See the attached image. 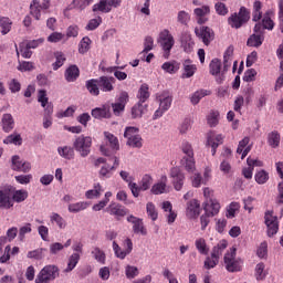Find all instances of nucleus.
Segmentation results:
<instances>
[{"mask_svg": "<svg viewBox=\"0 0 283 283\" xmlns=\"http://www.w3.org/2000/svg\"><path fill=\"white\" fill-rule=\"evenodd\" d=\"M237 255L238 249L230 248L223 256L224 266L229 273H239L240 271H242L243 261Z\"/></svg>", "mask_w": 283, "mask_h": 283, "instance_id": "f257e3e1", "label": "nucleus"}, {"mask_svg": "<svg viewBox=\"0 0 283 283\" xmlns=\"http://www.w3.org/2000/svg\"><path fill=\"white\" fill-rule=\"evenodd\" d=\"M181 151L185 156L181 159V165L185 167L186 171L193 174L196 171V158L193 157V146L189 142H184L181 144Z\"/></svg>", "mask_w": 283, "mask_h": 283, "instance_id": "f03ea898", "label": "nucleus"}, {"mask_svg": "<svg viewBox=\"0 0 283 283\" xmlns=\"http://www.w3.org/2000/svg\"><path fill=\"white\" fill-rule=\"evenodd\" d=\"M73 149L77 151L82 158H87L92 151V137L81 135L73 142Z\"/></svg>", "mask_w": 283, "mask_h": 283, "instance_id": "7ed1b4c3", "label": "nucleus"}, {"mask_svg": "<svg viewBox=\"0 0 283 283\" xmlns=\"http://www.w3.org/2000/svg\"><path fill=\"white\" fill-rule=\"evenodd\" d=\"M158 43L160 48L164 50L165 59H169L171 54V49L176 45V40H174V35L169 30L165 29L159 33Z\"/></svg>", "mask_w": 283, "mask_h": 283, "instance_id": "20e7f679", "label": "nucleus"}, {"mask_svg": "<svg viewBox=\"0 0 283 283\" xmlns=\"http://www.w3.org/2000/svg\"><path fill=\"white\" fill-rule=\"evenodd\" d=\"M249 19H251V12L248 11L247 7H241L238 13H233L228 18V23L232 28H235V30H239L244 23L249 22Z\"/></svg>", "mask_w": 283, "mask_h": 283, "instance_id": "39448f33", "label": "nucleus"}, {"mask_svg": "<svg viewBox=\"0 0 283 283\" xmlns=\"http://www.w3.org/2000/svg\"><path fill=\"white\" fill-rule=\"evenodd\" d=\"M59 266L46 265L44 266L35 277V283H50L54 282L59 277Z\"/></svg>", "mask_w": 283, "mask_h": 283, "instance_id": "423d86ee", "label": "nucleus"}, {"mask_svg": "<svg viewBox=\"0 0 283 283\" xmlns=\"http://www.w3.org/2000/svg\"><path fill=\"white\" fill-rule=\"evenodd\" d=\"M154 184V178H151V175H144L142 180L138 184H128V188L130 189L134 198H138L140 196V191H148L150 189L151 185Z\"/></svg>", "mask_w": 283, "mask_h": 283, "instance_id": "0eeeda50", "label": "nucleus"}, {"mask_svg": "<svg viewBox=\"0 0 283 283\" xmlns=\"http://www.w3.org/2000/svg\"><path fill=\"white\" fill-rule=\"evenodd\" d=\"M265 226L268 227L269 238H273L277 231H280V223L277 222V217L273 214V210L265 211L264 214Z\"/></svg>", "mask_w": 283, "mask_h": 283, "instance_id": "6e6552de", "label": "nucleus"}, {"mask_svg": "<svg viewBox=\"0 0 283 283\" xmlns=\"http://www.w3.org/2000/svg\"><path fill=\"white\" fill-rule=\"evenodd\" d=\"M14 188L9 186L3 190H0V209H12L14 201L12 200V192Z\"/></svg>", "mask_w": 283, "mask_h": 283, "instance_id": "1a4fd4ad", "label": "nucleus"}, {"mask_svg": "<svg viewBox=\"0 0 283 283\" xmlns=\"http://www.w3.org/2000/svg\"><path fill=\"white\" fill-rule=\"evenodd\" d=\"M195 34L205 43L206 45H210L211 41L216 39V33L213 29L209 27H200L195 29Z\"/></svg>", "mask_w": 283, "mask_h": 283, "instance_id": "9d476101", "label": "nucleus"}, {"mask_svg": "<svg viewBox=\"0 0 283 283\" xmlns=\"http://www.w3.org/2000/svg\"><path fill=\"white\" fill-rule=\"evenodd\" d=\"M50 8V0H32L30 4V14L34 17L36 21L41 20V11Z\"/></svg>", "mask_w": 283, "mask_h": 283, "instance_id": "9b49d317", "label": "nucleus"}, {"mask_svg": "<svg viewBox=\"0 0 283 283\" xmlns=\"http://www.w3.org/2000/svg\"><path fill=\"white\" fill-rule=\"evenodd\" d=\"M170 178L172 180V186L176 191H181L185 185V172L178 167L170 169Z\"/></svg>", "mask_w": 283, "mask_h": 283, "instance_id": "f8f14e48", "label": "nucleus"}, {"mask_svg": "<svg viewBox=\"0 0 283 283\" xmlns=\"http://www.w3.org/2000/svg\"><path fill=\"white\" fill-rule=\"evenodd\" d=\"M195 19L199 25H205L209 21V14H211V7L205 4L201 8L193 10Z\"/></svg>", "mask_w": 283, "mask_h": 283, "instance_id": "ddd939ff", "label": "nucleus"}, {"mask_svg": "<svg viewBox=\"0 0 283 283\" xmlns=\"http://www.w3.org/2000/svg\"><path fill=\"white\" fill-rule=\"evenodd\" d=\"M106 211H107V213H109V216H114V218H116V220H120V218H125V216H127V213H129V210H127V208H125V206H123L120 203H116V202L111 203L106 208Z\"/></svg>", "mask_w": 283, "mask_h": 283, "instance_id": "4468645a", "label": "nucleus"}, {"mask_svg": "<svg viewBox=\"0 0 283 283\" xmlns=\"http://www.w3.org/2000/svg\"><path fill=\"white\" fill-rule=\"evenodd\" d=\"M98 87L101 92H114V85L116 84V77L103 75L97 78Z\"/></svg>", "mask_w": 283, "mask_h": 283, "instance_id": "2eb2a0df", "label": "nucleus"}, {"mask_svg": "<svg viewBox=\"0 0 283 283\" xmlns=\"http://www.w3.org/2000/svg\"><path fill=\"white\" fill-rule=\"evenodd\" d=\"M127 222L133 224L134 233L136 234L140 233V235H147V229L145 228V223H143V219L130 214L127 217Z\"/></svg>", "mask_w": 283, "mask_h": 283, "instance_id": "dca6fc26", "label": "nucleus"}, {"mask_svg": "<svg viewBox=\"0 0 283 283\" xmlns=\"http://www.w3.org/2000/svg\"><path fill=\"white\" fill-rule=\"evenodd\" d=\"M224 137L222 135H216V133H209L207 137V145L211 147L212 156H216V150L222 145Z\"/></svg>", "mask_w": 283, "mask_h": 283, "instance_id": "f3484780", "label": "nucleus"}, {"mask_svg": "<svg viewBox=\"0 0 283 283\" xmlns=\"http://www.w3.org/2000/svg\"><path fill=\"white\" fill-rule=\"evenodd\" d=\"M11 169H13V171H23V174H28V171L32 169V166L30 163L21 160V157L15 155L12 157Z\"/></svg>", "mask_w": 283, "mask_h": 283, "instance_id": "a211bd4d", "label": "nucleus"}, {"mask_svg": "<svg viewBox=\"0 0 283 283\" xmlns=\"http://www.w3.org/2000/svg\"><path fill=\"white\" fill-rule=\"evenodd\" d=\"M81 76V70L76 64L70 65L64 72V78L67 83H74Z\"/></svg>", "mask_w": 283, "mask_h": 283, "instance_id": "6ab92c4d", "label": "nucleus"}, {"mask_svg": "<svg viewBox=\"0 0 283 283\" xmlns=\"http://www.w3.org/2000/svg\"><path fill=\"white\" fill-rule=\"evenodd\" d=\"M157 98L159 101V109L167 112L169 107H171L174 97L169 95V91H164L161 94L157 96Z\"/></svg>", "mask_w": 283, "mask_h": 283, "instance_id": "aec40b11", "label": "nucleus"}, {"mask_svg": "<svg viewBox=\"0 0 283 283\" xmlns=\"http://www.w3.org/2000/svg\"><path fill=\"white\" fill-rule=\"evenodd\" d=\"M249 143H251V138L248 136L239 142L237 154H241V160H244V157L249 156V153L252 149V146L249 145Z\"/></svg>", "mask_w": 283, "mask_h": 283, "instance_id": "412c9836", "label": "nucleus"}, {"mask_svg": "<svg viewBox=\"0 0 283 283\" xmlns=\"http://www.w3.org/2000/svg\"><path fill=\"white\" fill-rule=\"evenodd\" d=\"M91 115L98 120L103 118H112V111L109 109V106L104 105L102 107L93 108Z\"/></svg>", "mask_w": 283, "mask_h": 283, "instance_id": "4be33fe9", "label": "nucleus"}, {"mask_svg": "<svg viewBox=\"0 0 283 283\" xmlns=\"http://www.w3.org/2000/svg\"><path fill=\"white\" fill-rule=\"evenodd\" d=\"M1 127L6 134H10L14 129V117H12V114L7 113L2 115Z\"/></svg>", "mask_w": 283, "mask_h": 283, "instance_id": "5701e85b", "label": "nucleus"}, {"mask_svg": "<svg viewBox=\"0 0 283 283\" xmlns=\"http://www.w3.org/2000/svg\"><path fill=\"white\" fill-rule=\"evenodd\" d=\"M205 211L208 213V216H218L220 213V202L216 199H210L209 201H206Z\"/></svg>", "mask_w": 283, "mask_h": 283, "instance_id": "b1692460", "label": "nucleus"}, {"mask_svg": "<svg viewBox=\"0 0 283 283\" xmlns=\"http://www.w3.org/2000/svg\"><path fill=\"white\" fill-rule=\"evenodd\" d=\"M196 72H198V66L191 60H185L182 78H191Z\"/></svg>", "mask_w": 283, "mask_h": 283, "instance_id": "393cba45", "label": "nucleus"}, {"mask_svg": "<svg viewBox=\"0 0 283 283\" xmlns=\"http://www.w3.org/2000/svg\"><path fill=\"white\" fill-rule=\"evenodd\" d=\"M187 216H189V218H198V216H200V202L197 199H192L188 202Z\"/></svg>", "mask_w": 283, "mask_h": 283, "instance_id": "a878e982", "label": "nucleus"}, {"mask_svg": "<svg viewBox=\"0 0 283 283\" xmlns=\"http://www.w3.org/2000/svg\"><path fill=\"white\" fill-rule=\"evenodd\" d=\"M147 103L145 102H138L136 103L132 108V117L133 118H142L143 114L147 113Z\"/></svg>", "mask_w": 283, "mask_h": 283, "instance_id": "bb28decb", "label": "nucleus"}, {"mask_svg": "<svg viewBox=\"0 0 283 283\" xmlns=\"http://www.w3.org/2000/svg\"><path fill=\"white\" fill-rule=\"evenodd\" d=\"M264 43V34L254 33L247 41L248 48H260Z\"/></svg>", "mask_w": 283, "mask_h": 283, "instance_id": "cd10ccee", "label": "nucleus"}, {"mask_svg": "<svg viewBox=\"0 0 283 283\" xmlns=\"http://www.w3.org/2000/svg\"><path fill=\"white\" fill-rule=\"evenodd\" d=\"M86 90L91 96H98L101 94V87L98 86V80L92 78L86 81Z\"/></svg>", "mask_w": 283, "mask_h": 283, "instance_id": "c85d7f7f", "label": "nucleus"}, {"mask_svg": "<svg viewBox=\"0 0 283 283\" xmlns=\"http://www.w3.org/2000/svg\"><path fill=\"white\" fill-rule=\"evenodd\" d=\"M205 96H211V91L205 88L196 91L190 97V103L192 105H198V103H200Z\"/></svg>", "mask_w": 283, "mask_h": 283, "instance_id": "c756f323", "label": "nucleus"}, {"mask_svg": "<svg viewBox=\"0 0 283 283\" xmlns=\"http://www.w3.org/2000/svg\"><path fill=\"white\" fill-rule=\"evenodd\" d=\"M149 85L147 83H144L140 85L138 92H137V98L139 103H147L149 101Z\"/></svg>", "mask_w": 283, "mask_h": 283, "instance_id": "7c9ffc66", "label": "nucleus"}, {"mask_svg": "<svg viewBox=\"0 0 283 283\" xmlns=\"http://www.w3.org/2000/svg\"><path fill=\"white\" fill-rule=\"evenodd\" d=\"M227 247H229V242H227V240L219 241L218 244L212 249V258H217L220 260V256L222 255V253H224Z\"/></svg>", "mask_w": 283, "mask_h": 283, "instance_id": "2f4dec72", "label": "nucleus"}, {"mask_svg": "<svg viewBox=\"0 0 283 283\" xmlns=\"http://www.w3.org/2000/svg\"><path fill=\"white\" fill-rule=\"evenodd\" d=\"M195 247L198 251V253H200V255H209V245L207 244V240H205V238H198L195 241Z\"/></svg>", "mask_w": 283, "mask_h": 283, "instance_id": "473e14b6", "label": "nucleus"}, {"mask_svg": "<svg viewBox=\"0 0 283 283\" xmlns=\"http://www.w3.org/2000/svg\"><path fill=\"white\" fill-rule=\"evenodd\" d=\"M165 189H167V176H164L160 182L155 184L150 191L154 196H160L161 193H165Z\"/></svg>", "mask_w": 283, "mask_h": 283, "instance_id": "72a5a7b5", "label": "nucleus"}, {"mask_svg": "<svg viewBox=\"0 0 283 283\" xmlns=\"http://www.w3.org/2000/svg\"><path fill=\"white\" fill-rule=\"evenodd\" d=\"M93 12H103L104 14L112 12V8H109V0H99V2L93 6Z\"/></svg>", "mask_w": 283, "mask_h": 283, "instance_id": "f704fd0d", "label": "nucleus"}, {"mask_svg": "<svg viewBox=\"0 0 283 283\" xmlns=\"http://www.w3.org/2000/svg\"><path fill=\"white\" fill-rule=\"evenodd\" d=\"M57 153L65 160H74V148L72 146L59 147Z\"/></svg>", "mask_w": 283, "mask_h": 283, "instance_id": "c9c22d12", "label": "nucleus"}, {"mask_svg": "<svg viewBox=\"0 0 283 283\" xmlns=\"http://www.w3.org/2000/svg\"><path fill=\"white\" fill-rule=\"evenodd\" d=\"M94 0H73L72 3L69 6V10H85V8L92 6Z\"/></svg>", "mask_w": 283, "mask_h": 283, "instance_id": "e433bc0d", "label": "nucleus"}, {"mask_svg": "<svg viewBox=\"0 0 283 283\" xmlns=\"http://www.w3.org/2000/svg\"><path fill=\"white\" fill-rule=\"evenodd\" d=\"M264 269H266L264 263L261 262L256 264L254 269V276L258 282H264V280H266V271H264Z\"/></svg>", "mask_w": 283, "mask_h": 283, "instance_id": "4c0bfd02", "label": "nucleus"}, {"mask_svg": "<svg viewBox=\"0 0 283 283\" xmlns=\"http://www.w3.org/2000/svg\"><path fill=\"white\" fill-rule=\"evenodd\" d=\"M271 14H273L272 11H266L262 19V27L263 30H270L272 31L275 28V22L273 19H271Z\"/></svg>", "mask_w": 283, "mask_h": 283, "instance_id": "58836bf2", "label": "nucleus"}, {"mask_svg": "<svg viewBox=\"0 0 283 283\" xmlns=\"http://www.w3.org/2000/svg\"><path fill=\"white\" fill-rule=\"evenodd\" d=\"M90 207V203L87 201H78L75 203L69 205V211L70 213H78L81 211H85Z\"/></svg>", "mask_w": 283, "mask_h": 283, "instance_id": "ea45409f", "label": "nucleus"}, {"mask_svg": "<svg viewBox=\"0 0 283 283\" xmlns=\"http://www.w3.org/2000/svg\"><path fill=\"white\" fill-rule=\"evenodd\" d=\"M262 19V2L260 0H255L253 3V13L252 21L258 23Z\"/></svg>", "mask_w": 283, "mask_h": 283, "instance_id": "a19ab883", "label": "nucleus"}, {"mask_svg": "<svg viewBox=\"0 0 283 283\" xmlns=\"http://www.w3.org/2000/svg\"><path fill=\"white\" fill-rule=\"evenodd\" d=\"M161 70L168 74H176V72L180 70V64H178V62H165L161 65Z\"/></svg>", "mask_w": 283, "mask_h": 283, "instance_id": "79ce46f5", "label": "nucleus"}, {"mask_svg": "<svg viewBox=\"0 0 283 283\" xmlns=\"http://www.w3.org/2000/svg\"><path fill=\"white\" fill-rule=\"evenodd\" d=\"M91 45H92V39H90V36H84L78 43L80 54H87V52H90Z\"/></svg>", "mask_w": 283, "mask_h": 283, "instance_id": "37998d69", "label": "nucleus"}, {"mask_svg": "<svg viewBox=\"0 0 283 283\" xmlns=\"http://www.w3.org/2000/svg\"><path fill=\"white\" fill-rule=\"evenodd\" d=\"M4 145H23V138L20 134H11L3 139Z\"/></svg>", "mask_w": 283, "mask_h": 283, "instance_id": "c03bdc74", "label": "nucleus"}, {"mask_svg": "<svg viewBox=\"0 0 283 283\" xmlns=\"http://www.w3.org/2000/svg\"><path fill=\"white\" fill-rule=\"evenodd\" d=\"M55 56V62L52 64V67L54 70V72H56V70L63 67V65H65V54H63V52H55L54 53Z\"/></svg>", "mask_w": 283, "mask_h": 283, "instance_id": "a18cd8bd", "label": "nucleus"}, {"mask_svg": "<svg viewBox=\"0 0 283 283\" xmlns=\"http://www.w3.org/2000/svg\"><path fill=\"white\" fill-rule=\"evenodd\" d=\"M209 70L212 76H218L222 70V62L219 59H213L209 64Z\"/></svg>", "mask_w": 283, "mask_h": 283, "instance_id": "49530a36", "label": "nucleus"}, {"mask_svg": "<svg viewBox=\"0 0 283 283\" xmlns=\"http://www.w3.org/2000/svg\"><path fill=\"white\" fill-rule=\"evenodd\" d=\"M80 260H81V254L73 253L69 258V263H67V266L65 269L66 273H70V271H74V269H76V264H78Z\"/></svg>", "mask_w": 283, "mask_h": 283, "instance_id": "de8ad7c7", "label": "nucleus"}, {"mask_svg": "<svg viewBox=\"0 0 283 283\" xmlns=\"http://www.w3.org/2000/svg\"><path fill=\"white\" fill-rule=\"evenodd\" d=\"M146 213L148 218L153 220V222L158 220V210L156 209V205H154V202H148L146 205Z\"/></svg>", "mask_w": 283, "mask_h": 283, "instance_id": "09e8293b", "label": "nucleus"}, {"mask_svg": "<svg viewBox=\"0 0 283 283\" xmlns=\"http://www.w3.org/2000/svg\"><path fill=\"white\" fill-rule=\"evenodd\" d=\"M91 253L94 260H96V262H98L99 264H105L106 255H105V252L101 250V248L98 247L93 248Z\"/></svg>", "mask_w": 283, "mask_h": 283, "instance_id": "8fccbe9b", "label": "nucleus"}, {"mask_svg": "<svg viewBox=\"0 0 283 283\" xmlns=\"http://www.w3.org/2000/svg\"><path fill=\"white\" fill-rule=\"evenodd\" d=\"M102 191L103 187L101 186V184H95L94 189L87 190L85 196L88 200H92L94 198H99Z\"/></svg>", "mask_w": 283, "mask_h": 283, "instance_id": "3c124183", "label": "nucleus"}, {"mask_svg": "<svg viewBox=\"0 0 283 283\" xmlns=\"http://www.w3.org/2000/svg\"><path fill=\"white\" fill-rule=\"evenodd\" d=\"M233 59V46H229L223 54V69L229 70L231 67V61Z\"/></svg>", "mask_w": 283, "mask_h": 283, "instance_id": "603ef678", "label": "nucleus"}, {"mask_svg": "<svg viewBox=\"0 0 283 283\" xmlns=\"http://www.w3.org/2000/svg\"><path fill=\"white\" fill-rule=\"evenodd\" d=\"M105 138L108 140L111 148L114 151H118L120 149V145L118 144V137L114 136L112 133H104Z\"/></svg>", "mask_w": 283, "mask_h": 283, "instance_id": "864d4df0", "label": "nucleus"}, {"mask_svg": "<svg viewBox=\"0 0 283 283\" xmlns=\"http://www.w3.org/2000/svg\"><path fill=\"white\" fill-rule=\"evenodd\" d=\"M51 222H55L57 224L59 229H65L67 227V221L61 217V214L53 212L50 217Z\"/></svg>", "mask_w": 283, "mask_h": 283, "instance_id": "5fc2aeb1", "label": "nucleus"}, {"mask_svg": "<svg viewBox=\"0 0 283 283\" xmlns=\"http://www.w3.org/2000/svg\"><path fill=\"white\" fill-rule=\"evenodd\" d=\"M116 169V166H109V164H105L99 169V178H112V171Z\"/></svg>", "mask_w": 283, "mask_h": 283, "instance_id": "6e6d98bb", "label": "nucleus"}, {"mask_svg": "<svg viewBox=\"0 0 283 283\" xmlns=\"http://www.w3.org/2000/svg\"><path fill=\"white\" fill-rule=\"evenodd\" d=\"M268 143L270 145V147H273L275 149V147H280V133L277 132H272L268 135Z\"/></svg>", "mask_w": 283, "mask_h": 283, "instance_id": "4d7b16f0", "label": "nucleus"}, {"mask_svg": "<svg viewBox=\"0 0 283 283\" xmlns=\"http://www.w3.org/2000/svg\"><path fill=\"white\" fill-rule=\"evenodd\" d=\"M254 180L258 185H266L269 182V172L266 170H260L254 175Z\"/></svg>", "mask_w": 283, "mask_h": 283, "instance_id": "13d9d810", "label": "nucleus"}, {"mask_svg": "<svg viewBox=\"0 0 283 283\" xmlns=\"http://www.w3.org/2000/svg\"><path fill=\"white\" fill-rule=\"evenodd\" d=\"M113 251H114L116 258H118L119 260H125V258H127V255H129V252H127V250H123L120 248V245H118V243H116V241L113 242Z\"/></svg>", "mask_w": 283, "mask_h": 283, "instance_id": "bf43d9fd", "label": "nucleus"}, {"mask_svg": "<svg viewBox=\"0 0 283 283\" xmlns=\"http://www.w3.org/2000/svg\"><path fill=\"white\" fill-rule=\"evenodd\" d=\"M11 200L13 202H24V200H28L27 190H15L12 195Z\"/></svg>", "mask_w": 283, "mask_h": 283, "instance_id": "052dcab7", "label": "nucleus"}, {"mask_svg": "<svg viewBox=\"0 0 283 283\" xmlns=\"http://www.w3.org/2000/svg\"><path fill=\"white\" fill-rule=\"evenodd\" d=\"M219 262H220V259H217V256H208L205 260L203 266L209 271L211 269H216Z\"/></svg>", "mask_w": 283, "mask_h": 283, "instance_id": "680f3d73", "label": "nucleus"}, {"mask_svg": "<svg viewBox=\"0 0 283 283\" xmlns=\"http://www.w3.org/2000/svg\"><path fill=\"white\" fill-rule=\"evenodd\" d=\"M140 272L138 271V268L134 265H127L125 268V275L128 280H134V277H138V274Z\"/></svg>", "mask_w": 283, "mask_h": 283, "instance_id": "e2e57ef3", "label": "nucleus"}, {"mask_svg": "<svg viewBox=\"0 0 283 283\" xmlns=\"http://www.w3.org/2000/svg\"><path fill=\"white\" fill-rule=\"evenodd\" d=\"M17 70L19 72H32V70H34V63L28 61L19 62Z\"/></svg>", "mask_w": 283, "mask_h": 283, "instance_id": "0e129e2a", "label": "nucleus"}, {"mask_svg": "<svg viewBox=\"0 0 283 283\" xmlns=\"http://www.w3.org/2000/svg\"><path fill=\"white\" fill-rule=\"evenodd\" d=\"M214 10L219 17H227V14H229V8L223 2H217L214 4Z\"/></svg>", "mask_w": 283, "mask_h": 283, "instance_id": "69168bd1", "label": "nucleus"}, {"mask_svg": "<svg viewBox=\"0 0 283 283\" xmlns=\"http://www.w3.org/2000/svg\"><path fill=\"white\" fill-rule=\"evenodd\" d=\"M0 27L2 28L1 34L6 35L10 30H12V21L8 18H3L0 20Z\"/></svg>", "mask_w": 283, "mask_h": 283, "instance_id": "338daca9", "label": "nucleus"}, {"mask_svg": "<svg viewBox=\"0 0 283 283\" xmlns=\"http://www.w3.org/2000/svg\"><path fill=\"white\" fill-rule=\"evenodd\" d=\"M127 145H129V147L140 149V147H143V137L139 135L133 136L130 139H127Z\"/></svg>", "mask_w": 283, "mask_h": 283, "instance_id": "774afa93", "label": "nucleus"}]
</instances>
